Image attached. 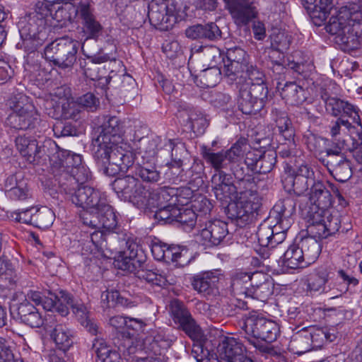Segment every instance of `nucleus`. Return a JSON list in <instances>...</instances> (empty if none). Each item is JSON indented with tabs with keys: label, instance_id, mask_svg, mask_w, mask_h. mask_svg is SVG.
<instances>
[{
	"label": "nucleus",
	"instance_id": "obj_22",
	"mask_svg": "<svg viewBox=\"0 0 362 362\" xmlns=\"http://www.w3.org/2000/svg\"><path fill=\"white\" fill-rule=\"evenodd\" d=\"M226 58L223 72L231 80H235L250 63L249 55L246 51L238 46L227 48Z\"/></svg>",
	"mask_w": 362,
	"mask_h": 362
},
{
	"label": "nucleus",
	"instance_id": "obj_16",
	"mask_svg": "<svg viewBox=\"0 0 362 362\" xmlns=\"http://www.w3.org/2000/svg\"><path fill=\"white\" fill-rule=\"evenodd\" d=\"M54 95L59 98V105L54 112L47 114L55 119H73L77 121L80 119L81 109L72 98H69L70 90L65 87H58L54 90Z\"/></svg>",
	"mask_w": 362,
	"mask_h": 362
},
{
	"label": "nucleus",
	"instance_id": "obj_54",
	"mask_svg": "<svg viewBox=\"0 0 362 362\" xmlns=\"http://www.w3.org/2000/svg\"><path fill=\"white\" fill-rule=\"evenodd\" d=\"M8 105L12 112H20L28 111L32 112L36 110L30 98L22 93H18L11 97L8 100Z\"/></svg>",
	"mask_w": 362,
	"mask_h": 362
},
{
	"label": "nucleus",
	"instance_id": "obj_11",
	"mask_svg": "<svg viewBox=\"0 0 362 362\" xmlns=\"http://www.w3.org/2000/svg\"><path fill=\"white\" fill-rule=\"evenodd\" d=\"M179 10L173 2L152 0L148 12L150 23L160 30H168L177 23Z\"/></svg>",
	"mask_w": 362,
	"mask_h": 362
},
{
	"label": "nucleus",
	"instance_id": "obj_25",
	"mask_svg": "<svg viewBox=\"0 0 362 362\" xmlns=\"http://www.w3.org/2000/svg\"><path fill=\"white\" fill-rule=\"evenodd\" d=\"M245 350L243 343L234 337H225L218 347L220 356L227 362H254L245 355Z\"/></svg>",
	"mask_w": 362,
	"mask_h": 362
},
{
	"label": "nucleus",
	"instance_id": "obj_34",
	"mask_svg": "<svg viewBox=\"0 0 362 362\" xmlns=\"http://www.w3.org/2000/svg\"><path fill=\"white\" fill-rule=\"evenodd\" d=\"M324 211H308V232L310 237L315 239H324L329 236L325 222L323 221Z\"/></svg>",
	"mask_w": 362,
	"mask_h": 362
},
{
	"label": "nucleus",
	"instance_id": "obj_37",
	"mask_svg": "<svg viewBox=\"0 0 362 362\" xmlns=\"http://www.w3.org/2000/svg\"><path fill=\"white\" fill-rule=\"evenodd\" d=\"M180 117H187V125L194 133L202 134L208 126L207 119L203 113L194 107H187L180 112Z\"/></svg>",
	"mask_w": 362,
	"mask_h": 362
},
{
	"label": "nucleus",
	"instance_id": "obj_26",
	"mask_svg": "<svg viewBox=\"0 0 362 362\" xmlns=\"http://www.w3.org/2000/svg\"><path fill=\"white\" fill-rule=\"evenodd\" d=\"M331 185L328 182L324 183L320 180L313 181L309 193V199L312 204L309 211H323L332 205V194L327 189V186Z\"/></svg>",
	"mask_w": 362,
	"mask_h": 362
},
{
	"label": "nucleus",
	"instance_id": "obj_24",
	"mask_svg": "<svg viewBox=\"0 0 362 362\" xmlns=\"http://www.w3.org/2000/svg\"><path fill=\"white\" fill-rule=\"evenodd\" d=\"M228 234V224L221 220L206 222L200 230V243L206 247L220 245Z\"/></svg>",
	"mask_w": 362,
	"mask_h": 362
},
{
	"label": "nucleus",
	"instance_id": "obj_38",
	"mask_svg": "<svg viewBox=\"0 0 362 362\" xmlns=\"http://www.w3.org/2000/svg\"><path fill=\"white\" fill-rule=\"evenodd\" d=\"M329 160L328 164L332 168L336 180L344 182L351 177L350 163L340 153L339 155L327 156Z\"/></svg>",
	"mask_w": 362,
	"mask_h": 362
},
{
	"label": "nucleus",
	"instance_id": "obj_58",
	"mask_svg": "<svg viewBox=\"0 0 362 362\" xmlns=\"http://www.w3.org/2000/svg\"><path fill=\"white\" fill-rule=\"evenodd\" d=\"M276 161V153L272 151L264 154L255 161V168L259 173L266 174L274 168Z\"/></svg>",
	"mask_w": 362,
	"mask_h": 362
},
{
	"label": "nucleus",
	"instance_id": "obj_61",
	"mask_svg": "<svg viewBox=\"0 0 362 362\" xmlns=\"http://www.w3.org/2000/svg\"><path fill=\"white\" fill-rule=\"evenodd\" d=\"M158 210L155 213V218L164 223L175 221V218L178 214V208L175 205H167L156 207Z\"/></svg>",
	"mask_w": 362,
	"mask_h": 362
},
{
	"label": "nucleus",
	"instance_id": "obj_35",
	"mask_svg": "<svg viewBox=\"0 0 362 362\" xmlns=\"http://www.w3.org/2000/svg\"><path fill=\"white\" fill-rule=\"evenodd\" d=\"M18 315L23 323L31 327H40L44 324V319L38 310L29 302L20 303Z\"/></svg>",
	"mask_w": 362,
	"mask_h": 362
},
{
	"label": "nucleus",
	"instance_id": "obj_8",
	"mask_svg": "<svg viewBox=\"0 0 362 362\" xmlns=\"http://www.w3.org/2000/svg\"><path fill=\"white\" fill-rule=\"evenodd\" d=\"M329 134L332 142L334 144V148H327V156L339 155L341 150L346 146L347 138L349 137L353 144L352 148L349 150L356 149L360 144H362V124H352L349 119L339 117L330 125Z\"/></svg>",
	"mask_w": 362,
	"mask_h": 362
},
{
	"label": "nucleus",
	"instance_id": "obj_7",
	"mask_svg": "<svg viewBox=\"0 0 362 362\" xmlns=\"http://www.w3.org/2000/svg\"><path fill=\"white\" fill-rule=\"evenodd\" d=\"M243 329L249 343L260 350H264L260 341L272 343L277 339L279 333V326L275 322L256 313H250L245 318Z\"/></svg>",
	"mask_w": 362,
	"mask_h": 362
},
{
	"label": "nucleus",
	"instance_id": "obj_43",
	"mask_svg": "<svg viewBox=\"0 0 362 362\" xmlns=\"http://www.w3.org/2000/svg\"><path fill=\"white\" fill-rule=\"evenodd\" d=\"M50 336L56 346L63 351L68 350L74 343L73 332L65 325H57Z\"/></svg>",
	"mask_w": 362,
	"mask_h": 362
},
{
	"label": "nucleus",
	"instance_id": "obj_39",
	"mask_svg": "<svg viewBox=\"0 0 362 362\" xmlns=\"http://www.w3.org/2000/svg\"><path fill=\"white\" fill-rule=\"evenodd\" d=\"M281 95L291 105L302 104L307 98V91L296 82H288L281 89Z\"/></svg>",
	"mask_w": 362,
	"mask_h": 362
},
{
	"label": "nucleus",
	"instance_id": "obj_59",
	"mask_svg": "<svg viewBox=\"0 0 362 362\" xmlns=\"http://www.w3.org/2000/svg\"><path fill=\"white\" fill-rule=\"evenodd\" d=\"M240 89L243 91H247L251 97H253L257 102H260L263 107L264 106L268 95V88L265 83L240 86Z\"/></svg>",
	"mask_w": 362,
	"mask_h": 362
},
{
	"label": "nucleus",
	"instance_id": "obj_15",
	"mask_svg": "<svg viewBox=\"0 0 362 362\" xmlns=\"http://www.w3.org/2000/svg\"><path fill=\"white\" fill-rule=\"evenodd\" d=\"M17 150L29 163L39 164L42 160H46L47 145L40 144L33 136L21 135L15 139Z\"/></svg>",
	"mask_w": 362,
	"mask_h": 362
},
{
	"label": "nucleus",
	"instance_id": "obj_41",
	"mask_svg": "<svg viewBox=\"0 0 362 362\" xmlns=\"http://www.w3.org/2000/svg\"><path fill=\"white\" fill-rule=\"evenodd\" d=\"M282 266L296 269L308 266L300 246L294 243L288 247L282 257Z\"/></svg>",
	"mask_w": 362,
	"mask_h": 362
},
{
	"label": "nucleus",
	"instance_id": "obj_5",
	"mask_svg": "<svg viewBox=\"0 0 362 362\" xmlns=\"http://www.w3.org/2000/svg\"><path fill=\"white\" fill-rule=\"evenodd\" d=\"M25 297V298L23 301L30 303L33 302L35 305H42L45 310L57 312L62 316L69 314V308L72 309L74 313L82 318L86 315V306L75 300L71 295L65 291H60L59 296L49 293L47 296H45L40 291L29 290Z\"/></svg>",
	"mask_w": 362,
	"mask_h": 362
},
{
	"label": "nucleus",
	"instance_id": "obj_3",
	"mask_svg": "<svg viewBox=\"0 0 362 362\" xmlns=\"http://www.w3.org/2000/svg\"><path fill=\"white\" fill-rule=\"evenodd\" d=\"M233 175L238 180V190L232 199L233 202L228 203V214L239 225H243L251 221L255 214L259 209L261 197L257 191L254 179L250 175L245 176L244 170H233Z\"/></svg>",
	"mask_w": 362,
	"mask_h": 362
},
{
	"label": "nucleus",
	"instance_id": "obj_14",
	"mask_svg": "<svg viewBox=\"0 0 362 362\" xmlns=\"http://www.w3.org/2000/svg\"><path fill=\"white\" fill-rule=\"evenodd\" d=\"M112 188L119 197L129 200L141 209L140 201L143 202L146 187L134 177L127 175L115 179L112 183Z\"/></svg>",
	"mask_w": 362,
	"mask_h": 362
},
{
	"label": "nucleus",
	"instance_id": "obj_60",
	"mask_svg": "<svg viewBox=\"0 0 362 362\" xmlns=\"http://www.w3.org/2000/svg\"><path fill=\"white\" fill-rule=\"evenodd\" d=\"M15 276L12 264L8 260L0 259V283L3 284L2 286L12 284Z\"/></svg>",
	"mask_w": 362,
	"mask_h": 362
},
{
	"label": "nucleus",
	"instance_id": "obj_47",
	"mask_svg": "<svg viewBox=\"0 0 362 362\" xmlns=\"http://www.w3.org/2000/svg\"><path fill=\"white\" fill-rule=\"evenodd\" d=\"M302 250L304 258L308 265L314 262L319 257L321 247L319 242L312 237H305L298 243Z\"/></svg>",
	"mask_w": 362,
	"mask_h": 362
},
{
	"label": "nucleus",
	"instance_id": "obj_44",
	"mask_svg": "<svg viewBox=\"0 0 362 362\" xmlns=\"http://www.w3.org/2000/svg\"><path fill=\"white\" fill-rule=\"evenodd\" d=\"M249 293H248L245 299L248 300V304L255 299L259 300L262 302L267 300L272 294L273 291L271 287V283L266 281V276H264V279H259L252 284Z\"/></svg>",
	"mask_w": 362,
	"mask_h": 362
},
{
	"label": "nucleus",
	"instance_id": "obj_48",
	"mask_svg": "<svg viewBox=\"0 0 362 362\" xmlns=\"http://www.w3.org/2000/svg\"><path fill=\"white\" fill-rule=\"evenodd\" d=\"M221 72L216 66L202 70L195 78V83L201 88H212L221 80Z\"/></svg>",
	"mask_w": 362,
	"mask_h": 362
},
{
	"label": "nucleus",
	"instance_id": "obj_36",
	"mask_svg": "<svg viewBox=\"0 0 362 362\" xmlns=\"http://www.w3.org/2000/svg\"><path fill=\"white\" fill-rule=\"evenodd\" d=\"M315 337L322 339L325 333L322 330L317 329L312 332L307 329H303L297 332L292 338V344L299 354L305 353L312 348V341Z\"/></svg>",
	"mask_w": 362,
	"mask_h": 362
},
{
	"label": "nucleus",
	"instance_id": "obj_12",
	"mask_svg": "<svg viewBox=\"0 0 362 362\" xmlns=\"http://www.w3.org/2000/svg\"><path fill=\"white\" fill-rule=\"evenodd\" d=\"M62 190L69 195L73 204L84 209L83 212H94L106 199L104 193L87 185L70 186Z\"/></svg>",
	"mask_w": 362,
	"mask_h": 362
},
{
	"label": "nucleus",
	"instance_id": "obj_27",
	"mask_svg": "<svg viewBox=\"0 0 362 362\" xmlns=\"http://www.w3.org/2000/svg\"><path fill=\"white\" fill-rule=\"evenodd\" d=\"M221 276L218 271L196 275L192 280V286L196 291L204 296H214L218 293L217 284Z\"/></svg>",
	"mask_w": 362,
	"mask_h": 362
},
{
	"label": "nucleus",
	"instance_id": "obj_52",
	"mask_svg": "<svg viewBox=\"0 0 362 362\" xmlns=\"http://www.w3.org/2000/svg\"><path fill=\"white\" fill-rule=\"evenodd\" d=\"M161 139L156 136L152 139H143L139 141V154L143 160H153L157 153L158 144Z\"/></svg>",
	"mask_w": 362,
	"mask_h": 362
},
{
	"label": "nucleus",
	"instance_id": "obj_28",
	"mask_svg": "<svg viewBox=\"0 0 362 362\" xmlns=\"http://www.w3.org/2000/svg\"><path fill=\"white\" fill-rule=\"evenodd\" d=\"M333 274V269L331 266L318 267L308 276V288L320 293H327L331 290L329 281L332 279Z\"/></svg>",
	"mask_w": 362,
	"mask_h": 362
},
{
	"label": "nucleus",
	"instance_id": "obj_19",
	"mask_svg": "<svg viewBox=\"0 0 362 362\" xmlns=\"http://www.w3.org/2000/svg\"><path fill=\"white\" fill-rule=\"evenodd\" d=\"M49 160L53 173L63 180L66 179L73 168L76 169L83 164L81 155L68 151H58Z\"/></svg>",
	"mask_w": 362,
	"mask_h": 362
},
{
	"label": "nucleus",
	"instance_id": "obj_50",
	"mask_svg": "<svg viewBox=\"0 0 362 362\" xmlns=\"http://www.w3.org/2000/svg\"><path fill=\"white\" fill-rule=\"evenodd\" d=\"M269 39L273 54L275 52L283 53L288 49L291 43V36L285 30H273Z\"/></svg>",
	"mask_w": 362,
	"mask_h": 362
},
{
	"label": "nucleus",
	"instance_id": "obj_21",
	"mask_svg": "<svg viewBox=\"0 0 362 362\" xmlns=\"http://www.w3.org/2000/svg\"><path fill=\"white\" fill-rule=\"evenodd\" d=\"M238 25H246L257 15L253 0H223Z\"/></svg>",
	"mask_w": 362,
	"mask_h": 362
},
{
	"label": "nucleus",
	"instance_id": "obj_30",
	"mask_svg": "<svg viewBox=\"0 0 362 362\" xmlns=\"http://www.w3.org/2000/svg\"><path fill=\"white\" fill-rule=\"evenodd\" d=\"M328 105L332 107V115L335 117H348L354 124H361L359 115L360 110L358 107L337 98H330Z\"/></svg>",
	"mask_w": 362,
	"mask_h": 362
},
{
	"label": "nucleus",
	"instance_id": "obj_33",
	"mask_svg": "<svg viewBox=\"0 0 362 362\" xmlns=\"http://www.w3.org/2000/svg\"><path fill=\"white\" fill-rule=\"evenodd\" d=\"M39 119L36 110L32 112H11L6 119L7 125L15 129H28L34 127Z\"/></svg>",
	"mask_w": 362,
	"mask_h": 362
},
{
	"label": "nucleus",
	"instance_id": "obj_40",
	"mask_svg": "<svg viewBox=\"0 0 362 362\" xmlns=\"http://www.w3.org/2000/svg\"><path fill=\"white\" fill-rule=\"evenodd\" d=\"M91 178V173L89 168L83 163L78 168L71 170L66 179L59 178V183L62 189H67L68 187H76L83 185Z\"/></svg>",
	"mask_w": 362,
	"mask_h": 362
},
{
	"label": "nucleus",
	"instance_id": "obj_29",
	"mask_svg": "<svg viewBox=\"0 0 362 362\" xmlns=\"http://www.w3.org/2000/svg\"><path fill=\"white\" fill-rule=\"evenodd\" d=\"M296 211V202L291 197L279 200L274 206L272 213L274 215L277 223L282 228H289L292 223V216Z\"/></svg>",
	"mask_w": 362,
	"mask_h": 362
},
{
	"label": "nucleus",
	"instance_id": "obj_31",
	"mask_svg": "<svg viewBox=\"0 0 362 362\" xmlns=\"http://www.w3.org/2000/svg\"><path fill=\"white\" fill-rule=\"evenodd\" d=\"M142 257V255L139 254V246L134 243H129L121 259L117 260V266L120 269L129 272L136 271V269L143 267Z\"/></svg>",
	"mask_w": 362,
	"mask_h": 362
},
{
	"label": "nucleus",
	"instance_id": "obj_23",
	"mask_svg": "<svg viewBox=\"0 0 362 362\" xmlns=\"http://www.w3.org/2000/svg\"><path fill=\"white\" fill-rule=\"evenodd\" d=\"M92 0H78L74 4L78 7V17L88 38L96 39L100 35L103 26L93 14Z\"/></svg>",
	"mask_w": 362,
	"mask_h": 362
},
{
	"label": "nucleus",
	"instance_id": "obj_63",
	"mask_svg": "<svg viewBox=\"0 0 362 362\" xmlns=\"http://www.w3.org/2000/svg\"><path fill=\"white\" fill-rule=\"evenodd\" d=\"M192 208L197 216H204L210 214L213 204L205 196L199 195L192 201Z\"/></svg>",
	"mask_w": 362,
	"mask_h": 362
},
{
	"label": "nucleus",
	"instance_id": "obj_62",
	"mask_svg": "<svg viewBox=\"0 0 362 362\" xmlns=\"http://www.w3.org/2000/svg\"><path fill=\"white\" fill-rule=\"evenodd\" d=\"M323 213V221L325 223L327 230L329 234L332 235L335 234L337 231H339L341 226V220L337 214V212H334L333 214L328 209H326Z\"/></svg>",
	"mask_w": 362,
	"mask_h": 362
},
{
	"label": "nucleus",
	"instance_id": "obj_56",
	"mask_svg": "<svg viewBox=\"0 0 362 362\" xmlns=\"http://www.w3.org/2000/svg\"><path fill=\"white\" fill-rule=\"evenodd\" d=\"M109 323L112 327L116 329H121L127 327L129 329H134L136 331L141 330L145 326V324L141 320L131 317L127 318L120 315L110 317L109 320Z\"/></svg>",
	"mask_w": 362,
	"mask_h": 362
},
{
	"label": "nucleus",
	"instance_id": "obj_42",
	"mask_svg": "<svg viewBox=\"0 0 362 362\" xmlns=\"http://www.w3.org/2000/svg\"><path fill=\"white\" fill-rule=\"evenodd\" d=\"M272 121L278 128L279 132L285 138L290 141L294 136V130L292 127L291 119L288 118L286 112L274 108L271 112Z\"/></svg>",
	"mask_w": 362,
	"mask_h": 362
},
{
	"label": "nucleus",
	"instance_id": "obj_9",
	"mask_svg": "<svg viewBox=\"0 0 362 362\" xmlns=\"http://www.w3.org/2000/svg\"><path fill=\"white\" fill-rule=\"evenodd\" d=\"M247 141L245 139H238L228 150H221L218 152H214L211 149L204 148L202 156L206 162L209 164L216 172L223 171V169L230 168L233 173V170L243 168L236 165L238 160L243 157Z\"/></svg>",
	"mask_w": 362,
	"mask_h": 362
},
{
	"label": "nucleus",
	"instance_id": "obj_13",
	"mask_svg": "<svg viewBox=\"0 0 362 362\" xmlns=\"http://www.w3.org/2000/svg\"><path fill=\"white\" fill-rule=\"evenodd\" d=\"M264 275L259 272H238L233 275L230 283L231 293L236 298L237 306L242 309H249L248 300H246L252 284L259 279H264Z\"/></svg>",
	"mask_w": 362,
	"mask_h": 362
},
{
	"label": "nucleus",
	"instance_id": "obj_2",
	"mask_svg": "<svg viewBox=\"0 0 362 362\" xmlns=\"http://www.w3.org/2000/svg\"><path fill=\"white\" fill-rule=\"evenodd\" d=\"M325 30L344 52L357 49L362 45V13L356 5L342 6L330 17Z\"/></svg>",
	"mask_w": 362,
	"mask_h": 362
},
{
	"label": "nucleus",
	"instance_id": "obj_32",
	"mask_svg": "<svg viewBox=\"0 0 362 362\" xmlns=\"http://www.w3.org/2000/svg\"><path fill=\"white\" fill-rule=\"evenodd\" d=\"M303 7L311 13L316 24L324 22L333 7L334 0H300Z\"/></svg>",
	"mask_w": 362,
	"mask_h": 362
},
{
	"label": "nucleus",
	"instance_id": "obj_46",
	"mask_svg": "<svg viewBox=\"0 0 362 362\" xmlns=\"http://www.w3.org/2000/svg\"><path fill=\"white\" fill-rule=\"evenodd\" d=\"M166 150L171 151L172 163L171 167L170 168V172L173 177L171 179L173 182H186L187 179L184 177L182 175V170L180 169L182 161L180 158L177 156V148L175 144V142L172 139H168L165 143Z\"/></svg>",
	"mask_w": 362,
	"mask_h": 362
},
{
	"label": "nucleus",
	"instance_id": "obj_57",
	"mask_svg": "<svg viewBox=\"0 0 362 362\" xmlns=\"http://www.w3.org/2000/svg\"><path fill=\"white\" fill-rule=\"evenodd\" d=\"M131 273L135 274L139 279L144 280L153 285L160 287L167 285V279L164 276L157 274L151 270L144 269L143 267L136 269V271L131 272Z\"/></svg>",
	"mask_w": 362,
	"mask_h": 362
},
{
	"label": "nucleus",
	"instance_id": "obj_1",
	"mask_svg": "<svg viewBox=\"0 0 362 362\" xmlns=\"http://www.w3.org/2000/svg\"><path fill=\"white\" fill-rule=\"evenodd\" d=\"M99 136L93 143V153L98 168L108 176L127 172L134 164L135 154L122 142L120 122L116 117H106Z\"/></svg>",
	"mask_w": 362,
	"mask_h": 362
},
{
	"label": "nucleus",
	"instance_id": "obj_45",
	"mask_svg": "<svg viewBox=\"0 0 362 362\" xmlns=\"http://www.w3.org/2000/svg\"><path fill=\"white\" fill-rule=\"evenodd\" d=\"M93 348L100 362H122L119 353L103 339H95Z\"/></svg>",
	"mask_w": 362,
	"mask_h": 362
},
{
	"label": "nucleus",
	"instance_id": "obj_18",
	"mask_svg": "<svg viewBox=\"0 0 362 362\" xmlns=\"http://www.w3.org/2000/svg\"><path fill=\"white\" fill-rule=\"evenodd\" d=\"M177 189L172 187H160L146 189L144 192L143 202L140 201L141 209H153L167 205H176Z\"/></svg>",
	"mask_w": 362,
	"mask_h": 362
},
{
	"label": "nucleus",
	"instance_id": "obj_55",
	"mask_svg": "<svg viewBox=\"0 0 362 362\" xmlns=\"http://www.w3.org/2000/svg\"><path fill=\"white\" fill-rule=\"evenodd\" d=\"M54 218V214L53 211L47 207L35 209L33 216V225L39 228L45 229L52 224Z\"/></svg>",
	"mask_w": 362,
	"mask_h": 362
},
{
	"label": "nucleus",
	"instance_id": "obj_49",
	"mask_svg": "<svg viewBox=\"0 0 362 362\" xmlns=\"http://www.w3.org/2000/svg\"><path fill=\"white\" fill-rule=\"evenodd\" d=\"M238 104L239 110L245 115H255L263 108V105H261L260 102L251 97L247 91L240 89Z\"/></svg>",
	"mask_w": 362,
	"mask_h": 362
},
{
	"label": "nucleus",
	"instance_id": "obj_53",
	"mask_svg": "<svg viewBox=\"0 0 362 362\" xmlns=\"http://www.w3.org/2000/svg\"><path fill=\"white\" fill-rule=\"evenodd\" d=\"M153 160H143L142 164L135 167V175L146 182H157L160 178V173L153 165Z\"/></svg>",
	"mask_w": 362,
	"mask_h": 362
},
{
	"label": "nucleus",
	"instance_id": "obj_51",
	"mask_svg": "<svg viewBox=\"0 0 362 362\" xmlns=\"http://www.w3.org/2000/svg\"><path fill=\"white\" fill-rule=\"evenodd\" d=\"M55 11L52 13L54 19L58 22L72 21L76 16H78V7L76 5L68 1L63 5H54Z\"/></svg>",
	"mask_w": 362,
	"mask_h": 362
},
{
	"label": "nucleus",
	"instance_id": "obj_17",
	"mask_svg": "<svg viewBox=\"0 0 362 362\" xmlns=\"http://www.w3.org/2000/svg\"><path fill=\"white\" fill-rule=\"evenodd\" d=\"M170 311L175 323L193 340H197L202 337L201 329L193 319L192 315L178 300H174L170 303Z\"/></svg>",
	"mask_w": 362,
	"mask_h": 362
},
{
	"label": "nucleus",
	"instance_id": "obj_6",
	"mask_svg": "<svg viewBox=\"0 0 362 362\" xmlns=\"http://www.w3.org/2000/svg\"><path fill=\"white\" fill-rule=\"evenodd\" d=\"M21 43L25 52L35 54L37 49L48 37L45 15L34 11L22 19L18 23Z\"/></svg>",
	"mask_w": 362,
	"mask_h": 362
},
{
	"label": "nucleus",
	"instance_id": "obj_64",
	"mask_svg": "<svg viewBox=\"0 0 362 362\" xmlns=\"http://www.w3.org/2000/svg\"><path fill=\"white\" fill-rule=\"evenodd\" d=\"M29 195L28 182L23 178L19 180L18 184L11 189H7V197L13 200H23Z\"/></svg>",
	"mask_w": 362,
	"mask_h": 362
},
{
	"label": "nucleus",
	"instance_id": "obj_4",
	"mask_svg": "<svg viewBox=\"0 0 362 362\" xmlns=\"http://www.w3.org/2000/svg\"><path fill=\"white\" fill-rule=\"evenodd\" d=\"M80 217L83 225L96 230L90 234V240L85 244L83 250L96 257L105 255L104 248L107 243L100 230L114 231L118 226L117 215L107 199L94 212H82Z\"/></svg>",
	"mask_w": 362,
	"mask_h": 362
},
{
	"label": "nucleus",
	"instance_id": "obj_10",
	"mask_svg": "<svg viewBox=\"0 0 362 362\" xmlns=\"http://www.w3.org/2000/svg\"><path fill=\"white\" fill-rule=\"evenodd\" d=\"M78 46V41L68 36L57 39L45 48V59L59 68H70L76 60Z\"/></svg>",
	"mask_w": 362,
	"mask_h": 362
},
{
	"label": "nucleus",
	"instance_id": "obj_20",
	"mask_svg": "<svg viewBox=\"0 0 362 362\" xmlns=\"http://www.w3.org/2000/svg\"><path fill=\"white\" fill-rule=\"evenodd\" d=\"M211 181L212 190L218 200L225 204L232 202L238 190V185L233 184L230 174L224 171L216 172L212 175Z\"/></svg>",
	"mask_w": 362,
	"mask_h": 362
}]
</instances>
